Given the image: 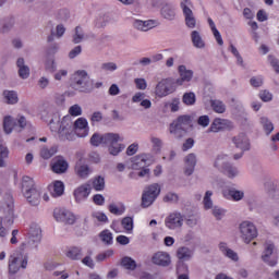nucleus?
Here are the masks:
<instances>
[{
  "label": "nucleus",
  "instance_id": "obj_62",
  "mask_svg": "<svg viewBox=\"0 0 279 279\" xmlns=\"http://www.w3.org/2000/svg\"><path fill=\"white\" fill-rule=\"evenodd\" d=\"M101 119H104V116L101 114V112L96 111L92 114L90 121H92V123H99V121H101Z\"/></svg>",
  "mask_w": 279,
  "mask_h": 279
},
{
  "label": "nucleus",
  "instance_id": "obj_63",
  "mask_svg": "<svg viewBox=\"0 0 279 279\" xmlns=\"http://www.w3.org/2000/svg\"><path fill=\"white\" fill-rule=\"evenodd\" d=\"M101 69L104 71H117V63H112V62L104 63L101 65Z\"/></svg>",
  "mask_w": 279,
  "mask_h": 279
},
{
  "label": "nucleus",
  "instance_id": "obj_35",
  "mask_svg": "<svg viewBox=\"0 0 279 279\" xmlns=\"http://www.w3.org/2000/svg\"><path fill=\"white\" fill-rule=\"evenodd\" d=\"M177 256L179 260H189L193 256V252L189 247L183 246L178 250Z\"/></svg>",
  "mask_w": 279,
  "mask_h": 279
},
{
  "label": "nucleus",
  "instance_id": "obj_51",
  "mask_svg": "<svg viewBox=\"0 0 279 279\" xmlns=\"http://www.w3.org/2000/svg\"><path fill=\"white\" fill-rule=\"evenodd\" d=\"M84 38V35L82 34V27L80 26H76L75 28V35H74V38H73V43L75 45L82 43V39Z\"/></svg>",
  "mask_w": 279,
  "mask_h": 279
},
{
  "label": "nucleus",
  "instance_id": "obj_16",
  "mask_svg": "<svg viewBox=\"0 0 279 279\" xmlns=\"http://www.w3.org/2000/svg\"><path fill=\"white\" fill-rule=\"evenodd\" d=\"M51 169L54 173H64L69 169V163L63 157H56L52 159Z\"/></svg>",
  "mask_w": 279,
  "mask_h": 279
},
{
  "label": "nucleus",
  "instance_id": "obj_10",
  "mask_svg": "<svg viewBox=\"0 0 279 279\" xmlns=\"http://www.w3.org/2000/svg\"><path fill=\"white\" fill-rule=\"evenodd\" d=\"M132 169L138 170L142 169L138 172L140 178H145V175H149V169L145 168L147 167V155H140L132 159Z\"/></svg>",
  "mask_w": 279,
  "mask_h": 279
},
{
  "label": "nucleus",
  "instance_id": "obj_21",
  "mask_svg": "<svg viewBox=\"0 0 279 279\" xmlns=\"http://www.w3.org/2000/svg\"><path fill=\"white\" fill-rule=\"evenodd\" d=\"M154 265H160L161 267H168L171 264V257L167 253L158 252L153 256Z\"/></svg>",
  "mask_w": 279,
  "mask_h": 279
},
{
  "label": "nucleus",
  "instance_id": "obj_41",
  "mask_svg": "<svg viewBox=\"0 0 279 279\" xmlns=\"http://www.w3.org/2000/svg\"><path fill=\"white\" fill-rule=\"evenodd\" d=\"M4 99H7V104H19V95L14 90H4L3 92Z\"/></svg>",
  "mask_w": 279,
  "mask_h": 279
},
{
  "label": "nucleus",
  "instance_id": "obj_39",
  "mask_svg": "<svg viewBox=\"0 0 279 279\" xmlns=\"http://www.w3.org/2000/svg\"><path fill=\"white\" fill-rule=\"evenodd\" d=\"M31 189H36L34 179L32 177H23L22 179V192L25 193V191H29Z\"/></svg>",
  "mask_w": 279,
  "mask_h": 279
},
{
  "label": "nucleus",
  "instance_id": "obj_23",
  "mask_svg": "<svg viewBox=\"0 0 279 279\" xmlns=\"http://www.w3.org/2000/svg\"><path fill=\"white\" fill-rule=\"evenodd\" d=\"M52 197H60L64 195V183L62 181H54L48 186Z\"/></svg>",
  "mask_w": 279,
  "mask_h": 279
},
{
  "label": "nucleus",
  "instance_id": "obj_59",
  "mask_svg": "<svg viewBox=\"0 0 279 279\" xmlns=\"http://www.w3.org/2000/svg\"><path fill=\"white\" fill-rule=\"evenodd\" d=\"M116 241L120 245H129L130 244V238H128L125 235H118Z\"/></svg>",
  "mask_w": 279,
  "mask_h": 279
},
{
  "label": "nucleus",
  "instance_id": "obj_55",
  "mask_svg": "<svg viewBox=\"0 0 279 279\" xmlns=\"http://www.w3.org/2000/svg\"><path fill=\"white\" fill-rule=\"evenodd\" d=\"M135 86L138 90H145L147 88V81L145 78H135Z\"/></svg>",
  "mask_w": 279,
  "mask_h": 279
},
{
  "label": "nucleus",
  "instance_id": "obj_13",
  "mask_svg": "<svg viewBox=\"0 0 279 279\" xmlns=\"http://www.w3.org/2000/svg\"><path fill=\"white\" fill-rule=\"evenodd\" d=\"M232 128H233L232 121L221 119V118H216L210 124L209 131L217 133V132H223V130H232Z\"/></svg>",
  "mask_w": 279,
  "mask_h": 279
},
{
  "label": "nucleus",
  "instance_id": "obj_50",
  "mask_svg": "<svg viewBox=\"0 0 279 279\" xmlns=\"http://www.w3.org/2000/svg\"><path fill=\"white\" fill-rule=\"evenodd\" d=\"M250 84L251 86H253L254 88H260V86H263V76H253L250 80Z\"/></svg>",
  "mask_w": 279,
  "mask_h": 279
},
{
  "label": "nucleus",
  "instance_id": "obj_14",
  "mask_svg": "<svg viewBox=\"0 0 279 279\" xmlns=\"http://www.w3.org/2000/svg\"><path fill=\"white\" fill-rule=\"evenodd\" d=\"M181 8L185 17L186 27H189L190 29H195V25H197V20H195V15H193V10H191L187 4H184V2L181 3Z\"/></svg>",
  "mask_w": 279,
  "mask_h": 279
},
{
  "label": "nucleus",
  "instance_id": "obj_58",
  "mask_svg": "<svg viewBox=\"0 0 279 279\" xmlns=\"http://www.w3.org/2000/svg\"><path fill=\"white\" fill-rule=\"evenodd\" d=\"M138 151V144H131L126 149L128 156H134Z\"/></svg>",
  "mask_w": 279,
  "mask_h": 279
},
{
  "label": "nucleus",
  "instance_id": "obj_54",
  "mask_svg": "<svg viewBox=\"0 0 279 279\" xmlns=\"http://www.w3.org/2000/svg\"><path fill=\"white\" fill-rule=\"evenodd\" d=\"M93 202L96 206H104V204H106V198L101 194H96L93 196Z\"/></svg>",
  "mask_w": 279,
  "mask_h": 279
},
{
  "label": "nucleus",
  "instance_id": "obj_4",
  "mask_svg": "<svg viewBox=\"0 0 279 279\" xmlns=\"http://www.w3.org/2000/svg\"><path fill=\"white\" fill-rule=\"evenodd\" d=\"M21 268H27V255L22 252H15L9 258V272L19 274Z\"/></svg>",
  "mask_w": 279,
  "mask_h": 279
},
{
  "label": "nucleus",
  "instance_id": "obj_1",
  "mask_svg": "<svg viewBox=\"0 0 279 279\" xmlns=\"http://www.w3.org/2000/svg\"><path fill=\"white\" fill-rule=\"evenodd\" d=\"M49 128L51 132L59 134L61 141H73L75 135L80 138L88 136V120L78 118L74 123L71 117H63L62 121H50Z\"/></svg>",
  "mask_w": 279,
  "mask_h": 279
},
{
  "label": "nucleus",
  "instance_id": "obj_49",
  "mask_svg": "<svg viewBox=\"0 0 279 279\" xmlns=\"http://www.w3.org/2000/svg\"><path fill=\"white\" fill-rule=\"evenodd\" d=\"M259 99L265 102L271 101V99H274V95L269 90L264 89L259 92Z\"/></svg>",
  "mask_w": 279,
  "mask_h": 279
},
{
  "label": "nucleus",
  "instance_id": "obj_6",
  "mask_svg": "<svg viewBox=\"0 0 279 279\" xmlns=\"http://www.w3.org/2000/svg\"><path fill=\"white\" fill-rule=\"evenodd\" d=\"M158 195H160V185L158 183L149 185L142 195V206L149 208L156 202Z\"/></svg>",
  "mask_w": 279,
  "mask_h": 279
},
{
  "label": "nucleus",
  "instance_id": "obj_53",
  "mask_svg": "<svg viewBox=\"0 0 279 279\" xmlns=\"http://www.w3.org/2000/svg\"><path fill=\"white\" fill-rule=\"evenodd\" d=\"M197 123L202 125V128H208V125H210V118L208 116H201Z\"/></svg>",
  "mask_w": 279,
  "mask_h": 279
},
{
  "label": "nucleus",
  "instance_id": "obj_37",
  "mask_svg": "<svg viewBox=\"0 0 279 279\" xmlns=\"http://www.w3.org/2000/svg\"><path fill=\"white\" fill-rule=\"evenodd\" d=\"M75 170H76L78 178L85 179L88 175H90V168H88V166H86V165L77 163L75 167Z\"/></svg>",
  "mask_w": 279,
  "mask_h": 279
},
{
  "label": "nucleus",
  "instance_id": "obj_64",
  "mask_svg": "<svg viewBox=\"0 0 279 279\" xmlns=\"http://www.w3.org/2000/svg\"><path fill=\"white\" fill-rule=\"evenodd\" d=\"M165 202H178V194L175 193H168L165 197H163Z\"/></svg>",
  "mask_w": 279,
  "mask_h": 279
},
{
  "label": "nucleus",
  "instance_id": "obj_31",
  "mask_svg": "<svg viewBox=\"0 0 279 279\" xmlns=\"http://www.w3.org/2000/svg\"><path fill=\"white\" fill-rule=\"evenodd\" d=\"M191 38L194 47H196L197 49H204L205 44L204 40L202 39V35H199V32L193 31L191 34Z\"/></svg>",
  "mask_w": 279,
  "mask_h": 279
},
{
  "label": "nucleus",
  "instance_id": "obj_12",
  "mask_svg": "<svg viewBox=\"0 0 279 279\" xmlns=\"http://www.w3.org/2000/svg\"><path fill=\"white\" fill-rule=\"evenodd\" d=\"M184 223V216L180 213H172L170 214L166 220L165 225L168 227L169 230H175V228H182Z\"/></svg>",
  "mask_w": 279,
  "mask_h": 279
},
{
  "label": "nucleus",
  "instance_id": "obj_19",
  "mask_svg": "<svg viewBox=\"0 0 279 279\" xmlns=\"http://www.w3.org/2000/svg\"><path fill=\"white\" fill-rule=\"evenodd\" d=\"M24 197L31 206H38V204H40V192H38L36 187L25 191Z\"/></svg>",
  "mask_w": 279,
  "mask_h": 279
},
{
  "label": "nucleus",
  "instance_id": "obj_48",
  "mask_svg": "<svg viewBox=\"0 0 279 279\" xmlns=\"http://www.w3.org/2000/svg\"><path fill=\"white\" fill-rule=\"evenodd\" d=\"M210 197H213V192L207 191L203 199L204 207L206 210H209V208H213V199H210Z\"/></svg>",
  "mask_w": 279,
  "mask_h": 279
},
{
  "label": "nucleus",
  "instance_id": "obj_60",
  "mask_svg": "<svg viewBox=\"0 0 279 279\" xmlns=\"http://www.w3.org/2000/svg\"><path fill=\"white\" fill-rule=\"evenodd\" d=\"M7 207L9 208L10 213L14 210V197L12 195H7Z\"/></svg>",
  "mask_w": 279,
  "mask_h": 279
},
{
  "label": "nucleus",
  "instance_id": "obj_17",
  "mask_svg": "<svg viewBox=\"0 0 279 279\" xmlns=\"http://www.w3.org/2000/svg\"><path fill=\"white\" fill-rule=\"evenodd\" d=\"M179 75H180V78L174 81V83L178 86H182L184 82H191V80H193V71L186 70L185 65L179 66Z\"/></svg>",
  "mask_w": 279,
  "mask_h": 279
},
{
  "label": "nucleus",
  "instance_id": "obj_18",
  "mask_svg": "<svg viewBox=\"0 0 279 279\" xmlns=\"http://www.w3.org/2000/svg\"><path fill=\"white\" fill-rule=\"evenodd\" d=\"M222 195L226 199H232L233 202H241L244 197V193L233 187H226L222 190Z\"/></svg>",
  "mask_w": 279,
  "mask_h": 279
},
{
  "label": "nucleus",
  "instance_id": "obj_8",
  "mask_svg": "<svg viewBox=\"0 0 279 279\" xmlns=\"http://www.w3.org/2000/svg\"><path fill=\"white\" fill-rule=\"evenodd\" d=\"M16 125H19V128H21V130H23L27 125V119H25V117H23V116H20L17 120H14L10 116L4 117L3 130H4L5 134H12V130H14V128H16Z\"/></svg>",
  "mask_w": 279,
  "mask_h": 279
},
{
  "label": "nucleus",
  "instance_id": "obj_40",
  "mask_svg": "<svg viewBox=\"0 0 279 279\" xmlns=\"http://www.w3.org/2000/svg\"><path fill=\"white\" fill-rule=\"evenodd\" d=\"M210 106L214 112H217L218 114H223V112H226V105L221 100H211Z\"/></svg>",
  "mask_w": 279,
  "mask_h": 279
},
{
  "label": "nucleus",
  "instance_id": "obj_46",
  "mask_svg": "<svg viewBox=\"0 0 279 279\" xmlns=\"http://www.w3.org/2000/svg\"><path fill=\"white\" fill-rule=\"evenodd\" d=\"M108 209H109V213H111V215H117V216L123 215V213H125V207L123 205L119 207L116 204H110Z\"/></svg>",
  "mask_w": 279,
  "mask_h": 279
},
{
  "label": "nucleus",
  "instance_id": "obj_28",
  "mask_svg": "<svg viewBox=\"0 0 279 279\" xmlns=\"http://www.w3.org/2000/svg\"><path fill=\"white\" fill-rule=\"evenodd\" d=\"M41 232L43 231L40 230V227H38V225H36V223H33L28 230V239H32V241L34 243H36V242L40 241Z\"/></svg>",
  "mask_w": 279,
  "mask_h": 279
},
{
  "label": "nucleus",
  "instance_id": "obj_2",
  "mask_svg": "<svg viewBox=\"0 0 279 279\" xmlns=\"http://www.w3.org/2000/svg\"><path fill=\"white\" fill-rule=\"evenodd\" d=\"M119 141H123V138H121V136L117 133H106L104 135L94 133L90 137V145H93V147H99V145H109V153L111 156H119V154L125 149V145L118 144Z\"/></svg>",
  "mask_w": 279,
  "mask_h": 279
},
{
  "label": "nucleus",
  "instance_id": "obj_61",
  "mask_svg": "<svg viewBox=\"0 0 279 279\" xmlns=\"http://www.w3.org/2000/svg\"><path fill=\"white\" fill-rule=\"evenodd\" d=\"M119 93H121V89H119V85L112 84L109 87V95H111V97H116V95H119Z\"/></svg>",
  "mask_w": 279,
  "mask_h": 279
},
{
  "label": "nucleus",
  "instance_id": "obj_36",
  "mask_svg": "<svg viewBox=\"0 0 279 279\" xmlns=\"http://www.w3.org/2000/svg\"><path fill=\"white\" fill-rule=\"evenodd\" d=\"M99 238L102 241V243H105L106 245H112L113 242V236H112V232H110V230L105 229L99 233Z\"/></svg>",
  "mask_w": 279,
  "mask_h": 279
},
{
  "label": "nucleus",
  "instance_id": "obj_3",
  "mask_svg": "<svg viewBox=\"0 0 279 279\" xmlns=\"http://www.w3.org/2000/svg\"><path fill=\"white\" fill-rule=\"evenodd\" d=\"M71 88L78 90V93H90L93 86L90 85V77L84 70L74 73L70 84Z\"/></svg>",
  "mask_w": 279,
  "mask_h": 279
},
{
  "label": "nucleus",
  "instance_id": "obj_7",
  "mask_svg": "<svg viewBox=\"0 0 279 279\" xmlns=\"http://www.w3.org/2000/svg\"><path fill=\"white\" fill-rule=\"evenodd\" d=\"M240 232L245 243H251L258 236V230L256 226L250 221H244L240 225Z\"/></svg>",
  "mask_w": 279,
  "mask_h": 279
},
{
  "label": "nucleus",
  "instance_id": "obj_38",
  "mask_svg": "<svg viewBox=\"0 0 279 279\" xmlns=\"http://www.w3.org/2000/svg\"><path fill=\"white\" fill-rule=\"evenodd\" d=\"M169 108L171 112H178L180 110V100L178 98H174L172 102H165L163 112H167Z\"/></svg>",
  "mask_w": 279,
  "mask_h": 279
},
{
  "label": "nucleus",
  "instance_id": "obj_30",
  "mask_svg": "<svg viewBox=\"0 0 279 279\" xmlns=\"http://www.w3.org/2000/svg\"><path fill=\"white\" fill-rule=\"evenodd\" d=\"M92 186L96 191H104L106 189V179L101 175L95 177L92 180Z\"/></svg>",
  "mask_w": 279,
  "mask_h": 279
},
{
  "label": "nucleus",
  "instance_id": "obj_15",
  "mask_svg": "<svg viewBox=\"0 0 279 279\" xmlns=\"http://www.w3.org/2000/svg\"><path fill=\"white\" fill-rule=\"evenodd\" d=\"M74 199L80 204V202H84V199H87L90 195V185L83 184L74 190Z\"/></svg>",
  "mask_w": 279,
  "mask_h": 279
},
{
  "label": "nucleus",
  "instance_id": "obj_43",
  "mask_svg": "<svg viewBox=\"0 0 279 279\" xmlns=\"http://www.w3.org/2000/svg\"><path fill=\"white\" fill-rule=\"evenodd\" d=\"M260 124L264 128V131L266 132L267 136H269V134L274 132V123L269 121V118L262 117Z\"/></svg>",
  "mask_w": 279,
  "mask_h": 279
},
{
  "label": "nucleus",
  "instance_id": "obj_52",
  "mask_svg": "<svg viewBox=\"0 0 279 279\" xmlns=\"http://www.w3.org/2000/svg\"><path fill=\"white\" fill-rule=\"evenodd\" d=\"M69 113L71 114V117H80L82 116V107H80L78 105H74L70 107Z\"/></svg>",
  "mask_w": 279,
  "mask_h": 279
},
{
  "label": "nucleus",
  "instance_id": "obj_44",
  "mask_svg": "<svg viewBox=\"0 0 279 279\" xmlns=\"http://www.w3.org/2000/svg\"><path fill=\"white\" fill-rule=\"evenodd\" d=\"M222 169L225 175H228V178H236L239 174V170H236V168L232 167L230 163H225Z\"/></svg>",
  "mask_w": 279,
  "mask_h": 279
},
{
  "label": "nucleus",
  "instance_id": "obj_42",
  "mask_svg": "<svg viewBox=\"0 0 279 279\" xmlns=\"http://www.w3.org/2000/svg\"><path fill=\"white\" fill-rule=\"evenodd\" d=\"M121 265L124 267V269H129L131 271L136 269V260L132 259V257H123L121 259Z\"/></svg>",
  "mask_w": 279,
  "mask_h": 279
},
{
  "label": "nucleus",
  "instance_id": "obj_24",
  "mask_svg": "<svg viewBox=\"0 0 279 279\" xmlns=\"http://www.w3.org/2000/svg\"><path fill=\"white\" fill-rule=\"evenodd\" d=\"M135 29H140V32H149V29H153L155 27L156 22L154 20H148V21H141L137 20L133 23Z\"/></svg>",
  "mask_w": 279,
  "mask_h": 279
},
{
  "label": "nucleus",
  "instance_id": "obj_9",
  "mask_svg": "<svg viewBox=\"0 0 279 279\" xmlns=\"http://www.w3.org/2000/svg\"><path fill=\"white\" fill-rule=\"evenodd\" d=\"M189 128H191V118L189 116H181L170 124V134L186 132Z\"/></svg>",
  "mask_w": 279,
  "mask_h": 279
},
{
  "label": "nucleus",
  "instance_id": "obj_45",
  "mask_svg": "<svg viewBox=\"0 0 279 279\" xmlns=\"http://www.w3.org/2000/svg\"><path fill=\"white\" fill-rule=\"evenodd\" d=\"M182 101H183V104H185V106H193L196 101L195 93H193V92L185 93L183 95Z\"/></svg>",
  "mask_w": 279,
  "mask_h": 279
},
{
  "label": "nucleus",
  "instance_id": "obj_11",
  "mask_svg": "<svg viewBox=\"0 0 279 279\" xmlns=\"http://www.w3.org/2000/svg\"><path fill=\"white\" fill-rule=\"evenodd\" d=\"M53 217L56 221H61L62 223H68L69 226H73V223H75V215L66 209L56 208L53 210Z\"/></svg>",
  "mask_w": 279,
  "mask_h": 279
},
{
  "label": "nucleus",
  "instance_id": "obj_56",
  "mask_svg": "<svg viewBox=\"0 0 279 279\" xmlns=\"http://www.w3.org/2000/svg\"><path fill=\"white\" fill-rule=\"evenodd\" d=\"M193 145H195V140L191 137L187 138L182 146L183 151H189V149H192Z\"/></svg>",
  "mask_w": 279,
  "mask_h": 279
},
{
  "label": "nucleus",
  "instance_id": "obj_5",
  "mask_svg": "<svg viewBox=\"0 0 279 279\" xmlns=\"http://www.w3.org/2000/svg\"><path fill=\"white\" fill-rule=\"evenodd\" d=\"M175 80L171 77L162 78L155 87V95L160 98L172 95V93H175Z\"/></svg>",
  "mask_w": 279,
  "mask_h": 279
},
{
  "label": "nucleus",
  "instance_id": "obj_33",
  "mask_svg": "<svg viewBox=\"0 0 279 279\" xmlns=\"http://www.w3.org/2000/svg\"><path fill=\"white\" fill-rule=\"evenodd\" d=\"M58 154V147L52 146L50 148L43 147L40 149V156L44 158V160H49V158H52V156H56Z\"/></svg>",
  "mask_w": 279,
  "mask_h": 279
},
{
  "label": "nucleus",
  "instance_id": "obj_20",
  "mask_svg": "<svg viewBox=\"0 0 279 279\" xmlns=\"http://www.w3.org/2000/svg\"><path fill=\"white\" fill-rule=\"evenodd\" d=\"M233 143L235 147H238V149H242V151H247L250 149V140L244 133L233 137Z\"/></svg>",
  "mask_w": 279,
  "mask_h": 279
},
{
  "label": "nucleus",
  "instance_id": "obj_32",
  "mask_svg": "<svg viewBox=\"0 0 279 279\" xmlns=\"http://www.w3.org/2000/svg\"><path fill=\"white\" fill-rule=\"evenodd\" d=\"M161 15L168 21H173L175 19V10L171 5L166 4L161 8Z\"/></svg>",
  "mask_w": 279,
  "mask_h": 279
},
{
  "label": "nucleus",
  "instance_id": "obj_29",
  "mask_svg": "<svg viewBox=\"0 0 279 279\" xmlns=\"http://www.w3.org/2000/svg\"><path fill=\"white\" fill-rule=\"evenodd\" d=\"M207 21L216 41L218 43V45H220V47L223 46V38L221 37V33H219V29H217L215 22L210 17H208Z\"/></svg>",
  "mask_w": 279,
  "mask_h": 279
},
{
  "label": "nucleus",
  "instance_id": "obj_22",
  "mask_svg": "<svg viewBox=\"0 0 279 279\" xmlns=\"http://www.w3.org/2000/svg\"><path fill=\"white\" fill-rule=\"evenodd\" d=\"M197 165V157L195 154H189L185 157V175H193V171H195V166Z\"/></svg>",
  "mask_w": 279,
  "mask_h": 279
},
{
  "label": "nucleus",
  "instance_id": "obj_26",
  "mask_svg": "<svg viewBox=\"0 0 279 279\" xmlns=\"http://www.w3.org/2000/svg\"><path fill=\"white\" fill-rule=\"evenodd\" d=\"M16 66L19 68V75L22 80H27L29 77V68L25 65V59H17Z\"/></svg>",
  "mask_w": 279,
  "mask_h": 279
},
{
  "label": "nucleus",
  "instance_id": "obj_57",
  "mask_svg": "<svg viewBox=\"0 0 279 279\" xmlns=\"http://www.w3.org/2000/svg\"><path fill=\"white\" fill-rule=\"evenodd\" d=\"M82 53V46H76L74 49H72L69 53V58L73 60V58H77Z\"/></svg>",
  "mask_w": 279,
  "mask_h": 279
},
{
  "label": "nucleus",
  "instance_id": "obj_25",
  "mask_svg": "<svg viewBox=\"0 0 279 279\" xmlns=\"http://www.w3.org/2000/svg\"><path fill=\"white\" fill-rule=\"evenodd\" d=\"M271 254H274V244H268L262 258L264 263H267L270 267H276V265L278 264V258L269 260Z\"/></svg>",
  "mask_w": 279,
  "mask_h": 279
},
{
  "label": "nucleus",
  "instance_id": "obj_47",
  "mask_svg": "<svg viewBox=\"0 0 279 279\" xmlns=\"http://www.w3.org/2000/svg\"><path fill=\"white\" fill-rule=\"evenodd\" d=\"M8 147L0 144V167H5V158L9 156Z\"/></svg>",
  "mask_w": 279,
  "mask_h": 279
},
{
  "label": "nucleus",
  "instance_id": "obj_27",
  "mask_svg": "<svg viewBox=\"0 0 279 279\" xmlns=\"http://www.w3.org/2000/svg\"><path fill=\"white\" fill-rule=\"evenodd\" d=\"M65 256L71 260H80L82 258V247L70 246L65 252Z\"/></svg>",
  "mask_w": 279,
  "mask_h": 279
},
{
  "label": "nucleus",
  "instance_id": "obj_34",
  "mask_svg": "<svg viewBox=\"0 0 279 279\" xmlns=\"http://www.w3.org/2000/svg\"><path fill=\"white\" fill-rule=\"evenodd\" d=\"M121 225L126 234H132L134 230V219L132 217H124L121 221Z\"/></svg>",
  "mask_w": 279,
  "mask_h": 279
}]
</instances>
